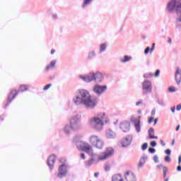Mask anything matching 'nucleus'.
<instances>
[{"instance_id": "f257e3e1", "label": "nucleus", "mask_w": 181, "mask_h": 181, "mask_svg": "<svg viewBox=\"0 0 181 181\" xmlns=\"http://www.w3.org/2000/svg\"><path fill=\"white\" fill-rule=\"evenodd\" d=\"M74 103L76 105H83L86 110H95L100 103V99L95 95H90V92L85 89L76 91Z\"/></svg>"}, {"instance_id": "f03ea898", "label": "nucleus", "mask_w": 181, "mask_h": 181, "mask_svg": "<svg viewBox=\"0 0 181 181\" xmlns=\"http://www.w3.org/2000/svg\"><path fill=\"white\" fill-rule=\"evenodd\" d=\"M104 122L107 124L108 118L104 112L98 114L97 117L90 119L89 124L93 129L101 131L104 127Z\"/></svg>"}, {"instance_id": "7ed1b4c3", "label": "nucleus", "mask_w": 181, "mask_h": 181, "mask_svg": "<svg viewBox=\"0 0 181 181\" xmlns=\"http://www.w3.org/2000/svg\"><path fill=\"white\" fill-rule=\"evenodd\" d=\"M167 10L170 13L174 11L177 13L176 22H181V0H171L167 4Z\"/></svg>"}, {"instance_id": "20e7f679", "label": "nucleus", "mask_w": 181, "mask_h": 181, "mask_svg": "<svg viewBox=\"0 0 181 181\" xmlns=\"http://www.w3.org/2000/svg\"><path fill=\"white\" fill-rule=\"evenodd\" d=\"M70 125L72 131H80V129L83 128V126L81 125V119L77 116H74L70 119Z\"/></svg>"}, {"instance_id": "39448f33", "label": "nucleus", "mask_w": 181, "mask_h": 181, "mask_svg": "<svg viewBox=\"0 0 181 181\" xmlns=\"http://www.w3.org/2000/svg\"><path fill=\"white\" fill-rule=\"evenodd\" d=\"M143 95H148L152 93V82L149 80H144L141 83Z\"/></svg>"}, {"instance_id": "423d86ee", "label": "nucleus", "mask_w": 181, "mask_h": 181, "mask_svg": "<svg viewBox=\"0 0 181 181\" xmlns=\"http://www.w3.org/2000/svg\"><path fill=\"white\" fill-rule=\"evenodd\" d=\"M58 174L57 177L59 179H62V177H65V176H67V173H69V169L67 168V165L66 164H62L59 166L58 168Z\"/></svg>"}, {"instance_id": "0eeeda50", "label": "nucleus", "mask_w": 181, "mask_h": 181, "mask_svg": "<svg viewBox=\"0 0 181 181\" xmlns=\"http://www.w3.org/2000/svg\"><path fill=\"white\" fill-rule=\"evenodd\" d=\"M79 78L85 83H91V81H95V72H90L86 75H79Z\"/></svg>"}, {"instance_id": "6e6552de", "label": "nucleus", "mask_w": 181, "mask_h": 181, "mask_svg": "<svg viewBox=\"0 0 181 181\" xmlns=\"http://www.w3.org/2000/svg\"><path fill=\"white\" fill-rule=\"evenodd\" d=\"M18 94H19V90L12 89L7 97V102L4 105V108H6V107H8L9 104L12 103V100L16 98V95H18Z\"/></svg>"}, {"instance_id": "1a4fd4ad", "label": "nucleus", "mask_w": 181, "mask_h": 181, "mask_svg": "<svg viewBox=\"0 0 181 181\" xmlns=\"http://www.w3.org/2000/svg\"><path fill=\"white\" fill-rule=\"evenodd\" d=\"M107 86L106 85H98L95 84L93 86V91L95 93V94H97L98 95H101V94H103V93H105L107 91Z\"/></svg>"}, {"instance_id": "9d476101", "label": "nucleus", "mask_w": 181, "mask_h": 181, "mask_svg": "<svg viewBox=\"0 0 181 181\" xmlns=\"http://www.w3.org/2000/svg\"><path fill=\"white\" fill-rule=\"evenodd\" d=\"M114 148L112 147L107 148L105 152L103 153V155L99 157L100 160H105V159H108L110 156H112V155H114Z\"/></svg>"}, {"instance_id": "9b49d317", "label": "nucleus", "mask_w": 181, "mask_h": 181, "mask_svg": "<svg viewBox=\"0 0 181 181\" xmlns=\"http://www.w3.org/2000/svg\"><path fill=\"white\" fill-rule=\"evenodd\" d=\"M119 128L122 132H129L131 130V123L129 122H122L119 124Z\"/></svg>"}, {"instance_id": "f8f14e48", "label": "nucleus", "mask_w": 181, "mask_h": 181, "mask_svg": "<svg viewBox=\"0 0 181 181\" xmlns=\"http://www.w3.org/2000/svg\"><path fill=\"white\" fill-rule=\"evenodd\" d=\"M132 142V135H128L127 136L124 137L122 141V146L123 148H127L131 145Z\"/></svg>"}, {"instance_id": "ddd939ff", "label": "nucleus", "mask_w": 181, "mask_h": 181, "mask_svg": "<svg viewBox=\"0 0 181 181\" xmlns=\"http://www.w3.org/2000/svg\"><path fill=\"white\" fill-rule=\"evenodd\" d=\"M54 162H56V155L52 154L49 156V158L47 160V165L49 166V169L52 170L54 166Z\"/></svg>"}, {"instance_id": "4468645a", "label": "nucleus", "mask_w": 181, "mask_h": 181, "mask_svg": "<svg viewBox=\"0 0 181 181\" xmlns=\"http://www.w3.org/2000/svg\"><path fill=\"white\" fill-rule=\"evenodd\" d=\"M130 121L134 124L136 132L139 134L141 132V119L133 117L130 119Z\"/></svg>"}, {"instance_id": "2eb2a0df", "label": "nucleus", "mask_w": 181, "mask_h": 181, "mask_svg": "<svg viewBox=\"0 0 181 181\" xmlns=\"http://www.w3.org/2000/svg\"><path fill=\"white\" fill-rule=\"evenodd\" d=\"M95 78L96 83H103L104 81V76L100 71L95 72Z\"/></svg>"}, {"instance_id": "dca6fc26", "label": "nucleus", "mask_w": 181, "mask_h": 181, "mask_svg": "<svg viewBox=\"0 0 181 181\" xmlns=\"http://www.w3.org/2000/svg\"><path fill=\"white\" fill-rule=\"evenodd\" d=\"M175 81L177 84L180 85L181 83V69L177 68L175 71Z\"/></svg>"}, {"instance_id": "f3484780", "label": "nucleus", "mask_w": 181, "mask_h": 181, "mask_svg": "<svg viewBox=\"0 0 181 181\" xmlns=\"http://www.w3.org/2000/svg\"><path fill=\"white\" fill-rule=\"evenodd\" d=\"M97 56L95 50L93 49L88 52L87 59L88 60H94V58Z\"/></svg>"}, {"instance_id": "a211bd4d", "label": "nucleus", "mask_w": 181, "mask_h": 181, "mask_svg": "<svg viewBox=\"0 0 181 181\" xmlns=\"http://www.w3.org/2000/svg\"><path fill=\"white\" fill-rule=\"evenodd\" d=\"M107 47H108V42H104V43L100 44L99 54H101V53H104V52H105V50H107Z\"/></svg>"}, {"instance_id": "6ab92c4d", "label": "nucleus", "mask_w": 181, "mask_h": 181, "mask_svg": "<svg viewBox=\"0 0 181 181\" xmlns=\"http://www.w3.org/2000/svg\"><path fill=\"white\" fill-rule=\"evenodd\" d=\"M106 136L109 139H112L113 138H115V132L109 129L106 131Z\"/></svg>"}, {"instance_id": "aec40b11", "label": "nucleus", "mask_w": 181, "mask_h": 181, "mask_svg": "<svg viewBox=\"0 0 181 181\" xmlns=\"http://www.w3.org/2000/svg\"><path fill=\"white\" fill-rule=\"evenodd\" d=\"M81 151L82 152H86V153H88L89 155L93 153V150L91 149V147H90V146H83Z\"/></svg>"}, {"instance_id": "412c9836", "label": "nucleus", "mask_w": 181, "mask_h": 181, "mask_svg": "<svg viewBox=\"0 0 181 181\" xmlns=\"http://www.w3.org/2000/svg\"><path fill=\"white\" fill-rule=\"evenodd\" d=\"M90 156L91 157H90V160L85 161L86 166L90 167V166H91V165H93V163H94V160H95V159H94V153H92L90 155Z\"/></svg>"}, {"instance_id": "4be33fe9", "label": "nucleus", "mask_w": 181, "mask_h": 181, "mask_svg": "<svg viewBox=\"0 0 181 181\" xmlns=\"http://www.w3.org/2000/svg\"><path fill=\"white\" fill-rule=\"evenodd\" d=\"M146 159H148V156H143L139 160V168H142L144 165H145V162H146Z\"/></svg>"}, {"instance_id": "5701e85b", "label": "nucleus", "mask_w": 181, "mask_h": 181, "mask_svg": "<svg viewBox=\"0 0 181 181\" xmlns=\"http://www.w3.org/2000/svg\"><path fill=\"white\" fill-rule=\"evenodd\" d=\"M93 146L98 149H103V146H104V141L99 139Z\"/></svg>"}, {"instance_id": "b1692460", "label": "nucleus", "mask_w": 181, "mask_h": 181, "mask_svg": "<svg viewBox=\"0 0 181 181\" xmlns=\"http://www.w3.org/2000/svg\"><path fill=\"white\" fill-rule=\"evenodd\" d=\"M100 139H98V136H95V135H93L90 136V143L91 144V145H93L94 146V145L96 144V142L99 140Z\"/></svg>"}, {"instance_id": "393cba45", "label": "nucleus", "mask_w": 181, "mask_h": 181, "mask_svg": "<svg viewBox=\"0 0 181 181\" xmlns=\"http://www.w3.org/2000/svg\"><path fill=\"white\" fill-rule=\"evenodd\" d=\"M154 132H155V130L153 129V127H151L148 129V136H149L150 139H158V136L152 135V134H153Z\"/></svg>"}, {"instance_id": "a878e982", "label": "nucleus", "mask_w": 181, "mask_h": 181, "mask_svg": "<svg viewBox=\"0 0 181 181\" xmlns=\"http://www.w3.org/2000/svg\"><path fill=\"white\" fill-rule=\"evenodd\" d=\"M93 0H83V2L81 5L82 9H86V6H88L93 4Z\"/></svg>"}, {"instance_id": "bb28decb", "label": "nucleus", "mask_w": 181, "mask_h": 181, "mask_svg": "<svg viewBox=\"0 0 181 181\" xmlns=\"http://www.w3.org/2000/svg\"><path fill=\"white\" fill-rule=\"evenodd\" d=\"M127 176H129V172H127L125 174H124V177L126 179L127 181H136L135 180V175L134 174V173H132V175L130 176V180L127 178Z\"/></svg>"}, {"instance_id": "cd10ccee", "label": "nucleus", "mask_w": 181, "mask_h": 181, "mask_svg": "<svg viewBox=\"0 0 181 181\" xmlns=\"http://www.w3.org/2000/svg\"><path fill=\"white\" fill-rule=\"evenodd\" d=\"M70 129H71V125L66 124L64 127V132L69 136L70 135Z\"/></svg>"}, {"instance_id": "c85d7f7f", "label": "nucleus", "mask_w": 181, "mask_h": 181, "mask_svg": "<svg viewBox=\"0 0 181 181\" xmlns=\"http://www.w3.org/2000/svg\"><path fill=\"white\" fill-rule=\"evenodd\" d=\"M85 145H86V143H84L83 141H76V148H78L79 151H81V148H83Z\"/></svg>"}, {"instance_id": "c756f323", "label": "nucleus", "mask_w": 181, "mask_h": 181, "mask_svg": "<svg viewBox=\"0 0 181 181\" xmlns=\"http://www.w3.org/2000/svg\"><path fill=\"white\" fill-rule=\"evenodd\" d=\"M131 59H132V57H129V56H128V55H125V56L124 57V59H120V62H121L122 63H127V62H129V60H131Z\"/></svg>"}, {"instance_id": "7c9ffc66", "label": "nucleus", "mask_w": 181, "mask_h": 181, "mask_svg": "<svg viewBox=\"0 0 181 181\" xmlns=\"http://www.w3.org/2000/svg\"><path fill=\"white\" fill-rule=\"evenodd\" d=\"M19 89L21 93H23V91H28V90L27 85H21Z\"/></svg>"}, {"instance_id": "2f4dec72", "label": "nucleus", "mask_w": 181, "mask_h": 181, "mask_svg": "<svg viewBox=\"0 0 181 181\" xmlns=\"http://www.w3.org/2000/svg\"><path fill=\"white\" fill-rule=\"evenodd\" d=\"M118 176L119 177H121V175H113L112 177V181H119V178L118 177Z\"/></svg>"}, {"instance_id": "473e14b6", "label": "nucleus", "mask_w": 181, "mask_h": 181, "mask_svg": "<svg viewBox=\"0 0 181 181\" xmlns=\"http://www.w3.org/2000/svg\"><path fill=\"white\" fill-rule=\"evenodd\" d=\"M147 148H148V143H144L141 145V151H146Z\"/></svg>"}, {"instance_id": "72a5a7b5", "label": "nucleus", "mask_w": 181, "mask_h": 181, "mask_svg": "<svg viewBox=\"0 0 181 181\" xmlns=\"http://www.w3.org/2000/svg\"><path fill=\"white\" fill-rule=\"evenodd\" d=\"M152 73H148V74H144V78H151V77H153Z\"/></svg>"}, {"instance_id": "f704fd0d", "label": "nucleus", "mask_w": 181, "mask_h": 181, "mask_svg": "<svg viewBox=\"0 0 181 181\" xmlns=\"http://www.w3.org/2000/svg\"><path fill=\"white\" fill-rule=\"evenodd\" d=\"M157 103H158V104H159V105H161V107H165V102H163V100L158 99L157 100Z\"/></svg>"}, {"instance_id": "c9c22d12", "label": "nucleus", "mask_w": 181, "mask_h": 181, "mask_svg": "<svg viewBox=\"0 0 181 181\" xmlns=\"http://www.w3.org/2000/svg\"><path fill=\"white\" fill-rule=\"evenodd\" d=\"M168 91L169 93H175V91H176V88H175V86H170L168 88Z\"/></svg>"}, {"instance_id": "e433bc0d", "label": "nucleus", "mask_w": 181, "mask_h": 181, "mask_svg": "<svg viewBox=\"0 0 181 181\" xmlns=\"http://www.w3.org/2000/svg\"><path fill=\"white\" fill-rule=\"evenodd\" d=\"M153 160L155 162V163H159V158L158 157V155H155L153 157Z\"/></svg>"}, {"instance_id": "4c0bfd02", "label": "nucleus", "mask_w": 181, "mask_h": 181, "mask_svg": "<svg viewBox=\"0 0 181 181\" xmlns=\"http://www.w3.org/2000/svg\"><path fill=\"white\" fill-rule=\"evenodd\" d=\"M168 167L164 166L163 168V177H166V173L168 172Z\"/></svg>"}, {"instance_id": "58836bf2", "label": "nucleus", "mask_w": 181, "mask_h": 181, "mask_svg": "<svg viewBox=\"0 0 181 181\" xmlns=\"http://www.w3.org/2000/svg\"><path fill=\"white\" fill-rule=\"evenodd\" d=\"M52 87V83H48L45 85L43 88L44 91H46V90H49Z\"/></svg>"}, {"instance_id": "ea45409f", "label": "nucleus", "mask_w": 181, "mask_h": 181, "mask_svg": "<svg viewBox=\"0 0 181 181\" xmlns=\"http://www.w3.org/2000/svg\"><path fill=\"white\" fill-rule=\"evenodd\" d=\"M148 152L150 153H155V152H156V149H155V148H153V147H149Z\"/></svg>"}, {"instance_id": "a19ab883", "label": "nucleus", "mask_w": 181, "mask_h": 181, "mask_svg": "<svg viewBox=\"0 0 181 181\" xmlns=\"http://www.w3.org/2000/svg\"><path fill=\"white\" fill-rule=\"evenodd\" d=\"M150 145H151V146H152V148H155V146H156V145H158V143H156V141H151L150 142Z\"/></svg>"}, {"instance_id": "79ce46f5", "label": "nucleus", "mask_w": 181, "mask_h": 181, "mask_svg": "<svg viewBox=\"0 0 181 181\" xmlns=\"http://www.w3.org/2000/svg\"><path fill=\"white\" fill-rule=\"evenodd\" d=\"M164 160H165V162H168V163L170 162V160H171L170 156H165L164 158Z\"/></svg>"}, {"instance_id": "37998d69", "label": "nucleus", "mask_w": 181, "mask_h": 181, "mask_svg": "<svg viewBox=\"0 0 181 181\" xmlns=\"http://www.w3.org/2000/svg\"><path fill=\"white\" fill-rule=\"evenodd\" d=\"M155 42L152 44L151 48H150V54H152L153 52V50H155Z\"/></svg>"}, {"instance_id": "c03bdc74", "label": "nucleus", "mask_w": 181, "mask_h": 181, "mask_svg": "<svg viewBox=\"0 0 181 181\" xmlns=\"http://www.w3.org/2000/svg\"><path fill=\"white\" fill-rule=\"evenodd\" d=\"M164 152L168 156H170L172 153V151L170 148H167Z\"/></svg>"}, {"instance_id": "a18cd8bd", "label": "nucleus", "mask_w": 181, "mask_h": 181, "mask_svg": "<svg viewBox=\"0 0 181 181\" xmlns=\"http://www.w3.org/2000/svg\"><path fill=\"white\" fill-rule=\"evenodd\" d=\"M151 52V47H146V48L144 49V54H148V53Z\"/></svg>"}, {"instance_id": "49530a36", "label": "nucleus", "mask_w": 181, "mask_h": 181, "mask_svg": "<svg viewBox=\"0 0 181 181\" xmlns=\"http://www.w3.org/2000/svg\"><path fill=\"white\" fill-rule=\"evenodd\" d=\"M57 61L56 60H53L50 62V64L49 66H51V67H54V66H56V63H57Z\"/></svg>"}, {"instance_id": "de8ad7c7", "label": "nucleus", "mask_w": 181, "mask_h": 181, "mask_svg": "<svg viewBox=\"0 0 181 181\" xmlns=\"http://www.w3.org/2000/svg\"><path fill=\"white\" fill-rule=\"evenodd\" d=\"M159 74H160V70L157 69V70L156 71V72H155L154 76H155V77H159Z\"/></svg>"}, {"instance_id": "09e8293b", "label": "nucleus", "mask_w": 181, "mask_h": 181, "mask_svg": "<svg viewBox=\"0 0 181 181\" xmlns=\"http://www.w3.org/2000/svg\"><path fill=\"white\" fill-rule=\"evenodd\" d=\"M153 119H154L153 117H149L148 119V124H152V122H153Z\"/></svg>"}, {"instance_id": "8fccbe9b", "label": "nucleus", "mask_w": 181, "mask_h": 181, "mask_svg": "<svg viewBox=\"0 0 181 181\" xmlns=\"http://www.w3.org/2000/svg\"><path fill=\"white\" fill-rule=\"evenodd\" d=\"M110 168L109 165H105V172H110Z\"/></svg>"}, {"instance_id": "3c124183", "label": "nucleus", "mask_w": 181, "mask_h": 181, "mask_svg": "<svg viewBox=\"0 0 181 181\" xmlns=\"http://www.w3.org/2000/svg\"><path fill=\"white\" fill-rule=\"evenodd\" d=\"M177 111H180L181 110V103L178 104L176 107Z\"/></svg>"}, {"instance_id": "603ef678", "label": "nucleus", "mask_w": 181, "mask_h": 181, "mask_svg": "<svg viewBox=\"0 0 181 181\" xmlns=\"http://www.w3.org/2000/svg\"><path fill=\"white\" fill-rule=\"evenodd\" d=\"M142 103H144V101L142 100H140L139 102H136V107L139 106V105L142 104Z\"/></svg>"}, {"instance_id": "864d4df0", "label": "nucleus", "mask_w": 181, "mask_h": 181, "mask_svg": "<svg viewBox=\"0 0 181 181\" xmlns=\"http://www.w3.org/2000/svg\"><path fill=\"white\" fill-rule=\"evenodd\" d=\"M163 167H164L163 164H159V165H157V168L158 169H162V168L163 169Z\"/></svg>"}, {"instance_id": "5fc2aeb1", "label": "nucleus", "mask_w": 181, "mask_h": 181, "mask_svg": "<svg viewBox=\"0 0 181 181\" xmlns=\"http://www.w3.org/2000/svg\"><path fill=\"white\" fill-rule=\"evenodd\" d=\"M160 145H162V146H165L166 145V144L165 143V141L163 140H160Z\"/></svg>"}, {"instance_id": "6e6d98bb", "label": "nucleus", "mask_w": 181, "mask_h": 181, "mask_svg": "<svg viewBox=\"0 0 181 181\" xmlns=\"http://www.w3.org/2000/svg\"><path fill=\"white\" fill-rule=\"evenodd\" d=\"M155 114H156V109H153L151 111V115H155Z\"/></svg>"}, {"instance_id": "4d7b16f0", "label": "nucleus", "mask_w": 181, "mask_h": 181, "mask_svg": "<svg viewBox=\"0 0 181 181\" xmlns=\"http://www.w3.org/2000/svg\"><path fill=\"white\" fill-rule=\"evenodd\" d=\"M81 159H86V154H84V153H81Z\"/></svg>"}, {"instance_id": "13d9d810", "label": "nucleus", "mask_w": 181, "mask_h": 181, "mask_svg": "<svg viewBox=\"0 0 181 181\" xmlns=\"http://www.w3.org/2000/svg\"><path fill=\"white\" fill-rule=\"evenodd\" d=\"M175 111H176V106H173V107H171V112L174 113Z\"/></svg>"}, {"instance_id": "bf43d9fd", "label": "nucleus", "mask_w": 181, "mask_h": 181, "mask_svg": "<svg viewBox=\"0 0 181 181\" xmlns=\"http://www.w3.org/2000/svg\"><path fill=\"white\" fill-rule=\"evenodd\" d=\"M55 77H56V75L51 76H49V80L53 81L54 80Z\"/></svg>"}, {"instance_id": "052dcab7", "label": "nucleus", "mask_w": 181, "mask_h": 181, "mask_svg": "<svg viewBox=\"0 0 181 181\" xmlns=\"http://www.w3.org/2000/svg\"><path fill=\"white\" fill-rule=\"evenodd\" d=\"M179 129H180V124L177 125V127L175 128V131L177 132V131H179Z\"/></svg>"}, {"instance_id": "680f3d73", "label": "nucleus", "mask_w": 181, "mask_h": 181, "mask_svg": "<svg viewBox=\"0 0 181 181\" xmlns=\"http://www.w3.org/2000/svg\"><path fill=\"white\" fill-rule=\"evenodd\" d=\"M50 67H52L50 65H47L45 69L46 71H49V70H50Z\"/></svg>"}, {"instance_id": "e2e57ef3", "label": "nucleus", "mask_w": 181, "mask_h": 181, "mask_svg": "<svg viewBox=\"0 0 181 181\" xmlns=\"http://www.w3.org/2000/svg\"><path fill=\"white\" fill-rule=\"evenodd\" d=\"M177 172H181V166H180V165H177Z\"/></svg>"}, {"instance_id": "0e129e2a", "label": "nucleus", "mask_w": 181, "mask_h": 181, "mask_svg": "<svg viewBox=\"0 0 181 181\" xmlns=\"http://www.w3.org/2000/svg\"><path fill=\"white\" fill-rule=\"evenodd\" d=\"M100 176V173H94V177H98Z\"/></svg>"}, {"instance_id": "69168bd1", "label": "nucleus", "mask_w": 181, "mask_h": 181, "mask_svg": "<svg viewBox=\"0 0 181 181\" xmlns=\"http://www.w3.org/2000/svg\"><path fill=\"white\" fill-rule=\"evenodd\" d=\"M181 163V156H178V165H180Z\"/></svg>"}, {"instance_id": "338daca9", "label": "nucleus", "mask_w": 181, "mask_h": 181, "mask_svg": "<svg viewBox=\"0 0 181 181\" xmlns=\"http://www.w3.org/2000/svg\"><path fill=\"white\" fill-rule=\"evenodd\" d=\"M158 118L153 119V121H154V125H156V124H158Z\"/></svg>"}, {"instance_id": "774afa93", "label": "nucleus", "mask_w": 181, "mask_h": 181, "mask_svg": "<svg viewBox=\"0 0 181 181\" xmlns=\"http://www.w3.org/2000/svg\"><path fill=\"white\" fill-rule=\"evenodd\" d=\"M53 19H57V14H52Z\"/></svg>"}]
</instances>
